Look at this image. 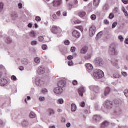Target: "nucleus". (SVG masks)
<instances>
[{
    "label": "nucleus",
    "mask_w": 128,
    "mask_h": 128,
    "mask_svg": "<svg viewBox=\"0 0 128 128\" xmlns=\"http://www.w3.org/2000/svg\"><path fill=\"white\" fill-rule=\"evenodd\" d=\"M93 76L95 80H100L104 76V74L102 70L96 69L93 72Z\"/></svg>",
    "instance_id": "f257e3e1"
},
{
    "label": "nucleus",
    "mask_w": 128,
    "mask_h": 128,
    "mask_svg": "<svg viewBox=\"0 0 128 128\" xmlns=\"http://www.w3.org/2000/svg\"><path fill=\"white\" fill-rule=\"evenodd\" d=\"M104 106L107 110H112L114 108V103L112 101H106L104 102Z\"/></svg>",
    "instance_id": "f03ea898"
},
{
    "label": "nucleus",
    "mask_w": 128,
    "mask_h": 128,
    "mask_svg": "<svg viewBox=\"0 0 128 128\" xmlns=\"http://www.w3.org/2000/svg\"><path fill=\"white\" fill-rule=\"evenodd\" d=\"M94 64L96 66H102L104 60L100 58H97L94 60Z\"/></svg>",
    "instance_id": "7ed1b4c3"
},
{
    "label": "nucleus",
    "mask_w": 128,
    "mask_h": 128,
    "mask_svg": "<svg viewBox=\"0 0 128 128\" xmlns=\"http://www.w3.org/2000/svg\"><path fill=\"white\" fill-rule=\"evenodd\" d=\"M52 32V34H62V29L56 26H53Z\"/></svg>",
    "instance_id": "20e7f679"
},
{
    "label": "nucleus",
    "mask_w": 128,
    "mask_h": 128,
    "mask_svg": "<svg viewBox=\"0 0 128 128\" xmlns=\"http://www.w3.org/2000/svg\"><path fill=\"white\" fill-rule=\"evenodd\" d=\"M96 26H92L90 29V36L91 37L94 36V34H96Z\"/></svg>",
    "instance_id": "39448f33"
},
{
    "label": "nucleus",
    "mask_w": 128,
    "mask_h": 128,
    "mask_svg": "<svg viewBox=\"0 0 128 128\" xmlns=\"http://www.w3.org/2000/svg\"><path fill=\"white\" fill-rule=\"evenodd\" d=\"M54 92L56 94H62L64 92V89L58 86L54 90Z\"/></svg>",
    "instance_id": "423d86ee"
},
{
    "label": "nucleus",
    "mask_w": 128,
    "mask_h": 128,
    "mask_svg": "<svg viewBox=\"0 0 128 128\" xmlns=\"http://www.w3.org/2000/svg\"><path fill=\"white\" fill-rule=\"evenodd\" d=\"M52 4L54 6L58 8V6H60L62 4V0H54Z\"/></svg>",
    "instance_id": "0eeeda50"
},
{
    "label": "nucleus",
    "mask_w": 128,
    "mask_h": 128,
    "mask_svg": "<svg viewBox=\"0 0 128 128\" xmlns=\"http://www.w3.org/2000/svg\"><path fill=\"white\" fill-rule=\"evenodd\" d=\"M58 86L61 88H64L66 86V81L64 80H60L58 84Z\"/></svg>",
    "instance_id": "6e6552de"
},
{
    "label": "nucleus",
    "mask_w": 128,
    "mask_h": 128,
    "mask_svg": "<svg viewBox=\"0 0 128 128\" xmlns=\"http://www.w3.org/2000/svg\"><path fill=\"white\" fill-rule=\"evenodd\" d=\"M110 54L112 56H115L116 54V46L114 44H112L110 47V50L109 51Z\"/></svg>",
    "instance_id": "1a4fd4ad"
},
{
    "label": "nucleus",
    "mask_w": 128,
    "mask_h": 128,
    "mask_svg": "<svg viewBox=\"0 0 128 128\" xmlns=\"http://www.w3.org/2000/svg\"><path fill=\"white\" fill-rule=\"evenodd\" d=\"M38 74H44L46 72V69L44 66H41L38 68Z\"/></svg>",
    "instance_id": "9d476101"
},
{
    "label": "nucleus",
    "mask_w": 128,
    "mask_h": 128,
    "mask_svg": "<svg viewBox=\"0 0 128 128\" xmlns=\"http://www.w3.org/2000/svg\"><path fill=\"white\" fill-rule=\"evenodd\" d=\"M8 82L5 78H2L0 80V86H6L8 84Z\"/></svg>",
    "instance_id": "9b49d317"
},
{
    "label": "nucleus",
    "mask_w": 128,
    "mask_h": 128,
    "mask_svg": "<svg viewBox=\"0 0 128 128\" xmlns=\"http://www.w3.org/2000/svg\"><path fill=\"white\" fill-rule=\"evenodd\" d=\"M72 36H74V38H78L80 37V33L76 30H74L72 32Z\"/></svg>",
    "instance_id": "f8f14e48"
},
{
    "label": "nucleus",
    "mask_w": 128,
    "mask_h": 128,
    "mask_svg": "<svg viewBox=\"0 0 128 128\" xmlns=\"http://www.w3.org/2000/svg\"><path fill=\"white\" fill-rule=\"evenodd\" d=\"M102 120V118L100 116L98 115H96L93 118V120L95 122H100Z\"/></svg>",
    "instance_id": "ddd939ff"
},
{
    "label": "nucleus",
    "mask_w": 128,
    "mask_h": 128,
    "mask_svg": "<svg viewBox=\"0 0 128 128\" xmlns=\"http://www.w3.org/2000/svg\"><path fill=\"white\" fill-rule=\"evenodd\" d=\"M110 126V122L108 121H104L101 124L100 128H106Z\"/></svg>",
    "instance_id": "4468645a"
},
{
    "label": "nucleus",
    "mask_w": 128,
    "mask_h": 128,
    "mask_svg": "<svg viewBox=\"0 0 128 128\" xmlns=\"http://www.w3.org/2000/svg\"><path fill=\"white\" fill-rule=\"evenodd\" d=\"M21 64L23 66H28L30 64V61L26 58H23L21 60Z\"/></svg>",
    "instance_id": "2eb2a0df"
},
{
    "label": "nucleus",
    "mask_w": 128,
    "mask_h": 128,
    "mask_svg": "<svg viewBox=\"0 0 128 128\" xmlns=\"http://www.w3.org/2000/svg\"><path fill=\"white\" fill-rule=\"evenodd\" d=\"M88 48L87 46L83 47L80 50V54H86L88 52Z\"/></svg>",
    "instance_id": "dca6fc26"
},
{
    "label": "nucleus",
    "mask_w": 128,
    "mask_h": 128,
    "mask_svg": "<svg viewBox=\"0 0 128 128\" xmlns=\"http://www.w3.org/2000/svg\"><path fill=\"white\" fill-rule=\"evenodd\" d=\"M86 90L84 87H81L78 90V94L81 96H84V94Z\"/></svg>",
    "instance_id": "f3484780"
},
{
    "label": "nucleus",
    "mask_w": 128,
    "mask_h": 128,
    "mask_svg": "<svg viewBox=\"0 0 128 128\" xmlns=\"http://www.w3.org/2000/svg\"><path fill=\"white\" fill-rule=\"evenodd\" d=\"M110 94V88L107 87L104 92V94L105 96H108Z\"/></svg>",
    "instance_id": "a211bd4d"
},
{
    "label": "nucleus",
    "mask_w": 128,
    "mask_h": 128,
    "mask_svg": "<svg viewBox=\"0 0 128 128\" xmlns=\"http://www.w3.org/2000/svg\"><path fill=\"white\" fill-rule=\"evenodd\" d=\"M48 114L50 116H54V114H56V111H54V109L50 108L48 110Z\"/></svg>",
    "instance_id": "6ab92c4d"
},
{
    "label": "nucleus",
    "mask_w": 128,
    "mask_h": 128,
    "mask_svg": "<svg viewBox=\"0 0 128 128\" xmlns=\"http://www.w3.org/2000/svg\"><path fill=\"white\" fill-rule=\"evenodd\" d=\"M42 83H43L42 81H41L40 80V78H37L36 79V84L38 86H42Z\"/></svg>",
    "instance_id": "aec40b11"
},
{
    "label": "nucleus",
    "mask_w": 128,
    "mask_h": 128,
    "mask_svg": "<svg viewBox=\"0 0 128 128\" xmlns=\"http://www.w3.org/2000/svg\"><path fill=\"white\" fill-rule=\"evenodd\" d=\"M114 104L116 106H120V104H122V102L120 100L116 99L114 100Z\"/></svg>",
    "instance_id": "412c9836"
},
{
    "label": "nucleus",
    "mask_w": 128,
    "mask_h": 128,
    "mask_svg": "<svg viewBox=\"0 0 128 128\" xmlns=\"http://www.w3.org/2000/svg\"><path fill=\"white\" fill-rule=\"evenodd\" d=\"M86 68L88 70H94V66L90 64H86Z\"/></svg>",
    "instance_id": "4be33fe9"
},
{
    "label": "nucleus",
    "mask_w": 128,
    "mask_h": 128,
    "mask_svg": "<svg viewBox=\"0 0 128 128\" xmlns=\"http://www.w3.org/2000/svg\"><path fill=\"white\" fill-rule=\"evenodd\" d=\"M76 110H77L76 105L74 104H72V112H76Z\"/></svg>",
    "instance_id": "5701e85b"
},
{
    "label": "nucleus",
    "mask_w": 128,
    "mask_h": 128,
    "mask_svg": "<svg viewBox=\"0 0 128 128\" xmlns=\"http://www.w3.org/2000/svg\"><path fill=\"white\" fill-rule=\"evenodd\" d=\"M102 36H104V32H100L99 34H98L96 36V40H99V38H102Z\"/></svg>",
    "instance_id": "b1692460"
},
{
    "label": "nucleus",
    "mask_w": 128,
    "mask_h": 128,
    "mask_svg": "<svg viewBox=\"0 0 128 128\" xmlns=\"http://www.w3.org/2000/svg\"><path fill=\"white\" fill-rule=\"evenodd\" d=\"M72 22L75 24H80L82 22L80 20H78L77 18H74L72 20Z\"/></svg>",
    "instance_id": "393cba45"
},
{
    "label": "nucleus",
    "mask_w": 128,
    "mask_h": 128,
    "mask_svg": "<svg viewBox=\"0 0 128 128\" xmlns=\"http://www.w3.org/2000/svg\"><path fill=\"white\" fill-rule=\"evenodd\" d=\"M114 112L115 114H116V116H118V114H120L122 112V110L120 108H118Z\"/></svg>",
    "instance_id": "a878e982"
},
{
    "label": "nucleus",
    "mask_w": 128,
    "mask_h": 128,
    "mask_svg": "<svg viewBox=\"0 0 128 128\" xmlns=\"http://www.w3.org/2000/svg\"><path fill=\"white\" fill-rule=\"evenodd\" d=\"M30 36L31 38H35L36 36V33L34 31H32L30 33Z\"/></svg>",
    "instance_id": "bb28decb"
},
{
    "label": "nucleus",
    "mask_w": 128,
    "mask_h": 128,
    "mask_svg": "<svg viewBox=\"0 0 128 128\" xmlns=\"http://www.w3.org/2000/svg\"><path fill=\"white\" fill-rule=\"evenodd\" d=\"M86 14L84 12H80L78 14V16L80 18H84V16H86Z\"/></svg>",
    "instance_id": "cd10ccee"
},
{
    "label": "nucleus",
    "mask_w": 128,
    "mask_h": 128,
    "mask_svg": "<svg viewBox=\"0 0 128 128\" xmlns=\"http://www.w3.org/2000/svg\"><path fill=\"white\" fill-rule=\"evenodd\" d=\"M100 0H94V6H98Z\"/></svg>",
    "instance_id": "c85d7f7f"
},
{
    "label": "nucleus",
    "mask_w": 128,
    "mask_h": 128,
    "mask_svg": "<svg viewBox=\"0 0 128 128\" xmlns=\"http://www.w3.org/2000/svg\"><path fill=\"white\" fill-rule=\"evenodd\" d=\"M91 58H92V54H88L84 56L85 60H90Z\"/></svg>",
    "instance_id": "c756f323"
},
{
    "label": "nucleus",
    "mask_w": 128,
    "mask_h": 128,
    "mask_svg": "<svg viewBox=\"0 0 128 128\" xmlns=\"http://www.w3.org/2000/svg\"><path fill=\"white\" fill-rule=\"evenodd\" d=\"M12 20H16V18H18V14L12 13Z\"/></svg>",
    "instance_id": "7c9ffc66"
},
{
    "label": "nucleus",
    "mask_w": 128,
    "mask_h": 128,
    "mask_svg": "<svg viewBox=\"0 0 128 128\" xmlns=\"http://www.w3.org/2000/svg\"><path fill=\"white\" fill-rule=\"evenodd\" d=\"M36 114L34 112H31L30 114V118H36Z\"/></svg>",
    "instance_id": "2f4dec72"
},
{
    "label": "nucleus",
    "mask_w": 128,
    "mask_h": 128,
    "mask_svg": "<svg viewBox=\"0 0 128 128\" xmlns=\"http://www.w3.org/2000/svg\"><path fill=\"white\" fill-rule=\"evenodd\" d=\"M34 62H36V64H40V58H34Z\"/></svg>",
    "instance_id": "473e14b6"
},
{
    "label": "nucleus",
    "mask_w": 128,
    "mask_h": 128,
    "mask_svg": "<svg viewBox=\"0 0 128 128\" xmlns=\"http://www.w3.org/2000/svg\"><path fill=\"white\" fill-rule=\"evenodd\" d=\"M6 42L10 44H12V40H11L10 38H8L6 40Z\"/></svg>",
    "instance_id": "72a5a7b5"
},
{
    "label": "nucleus",
    "mask_w": 128,
    "mask_h": 128,
    "mask_svg": "<svg viewBox=\"0 0 128 128\" xmlns=\"http://www.w3.org/2000/svg\"><path fill=\"white\" fill-rule=\"evenodd\" d=\"M4 3H0V12H2L4 10Z\"/></svg>",
    "instance_id": "f704fd0d"
},
{
    "label": "nucleus",
    "mask_w": 128,
    "mask_h": 128,
    "mask_svg": "<svg viewBox=\"0 0 128 128\" xmlns=\"http://www.w3.org/2000/svg\"><path fill=\"white\" fill-rule=\"evenodd\" d=\"M90 89L91 90H94V92H96V90H98V88L96 86H90Z\"/></svg>",
    "instance_id": "c9c22d12"
},
{
    "label": "nucleus",
    "mask_w": 128,
    "mask_h": 128,
    "mask_svg": "<svg viewBox=\"0 0 128 128\" xmlns=\"http://www.w3.org/2000/svg\"><path fill=\"white\" fill-rule=\"evenodd\" d=\"M123 12L125 16H128V11L126 10V8H124L122 9Z\"/></svg>",
    "instance_id": "e433bc0d"
},
{
    "label": "nucleus",
    "mask_w": 128,
    "mask_h": 128,
    "mask_svg": "<svg viewBox=\"0 0 128 128\" xmlns=\"http://www.w3.org/2000/svg\"><path fill=\"white\" fill-rule=\"evenodd\" d=\"M44 36H40L38 38V40L40 42H44Z\"/></svg>",
    "instance_id": "4c0bfd02"
},
{
    "label": "nucleus",
    "mask_w": 128,
    "mask_h": 128,
    "mask_svg": "<svg viewBox=\"0 0 128 128\" xmlns=\"http://www.w3.org/2000/svg\"><path fill=\"white\" fill-rule=\"evenodd\" d=\"M114 78H120V74L118 73H116L114 74Z\"/></svg>",
    "instance_id": "58836bf2"
},
{
    "label": "nucleus",
    "mask_w": 128,
    "mask_h": 128,
    "mask_svg": "<svg viewBox=\"0 0 128 128\" xmlns=\"http://www.w3.org/2000/svg\"><path fill=\"white\" fill-rule=\"evenodd\" d=\"M42 50H48V46L46 44L42 45Z\"/></svg>",
    "instance_id": "ea45409f"
},
{
    "label": "nucleus",
    "mask_w": 128,
    "mask_h": 128,
    "mask_svg": "<svg viewBox=\"0 0 128 128\" xmlns=\"http://www.w3.org/2000/svg\"><path fill=\"white\" fill-rule=\"evenodd\" d=\"M31 44L33 46H36L38 44V42L36 40L32 41L31 42Z\"/></svg>",
    "instance_id": "a19ab883"
},
{
    "label": "nucleus",
    "mask_w": 128,
    "mask_h": 128,
    "mask_svg": "<svg viewBox=\"0 0 128 128\" xmlns=\"http://www.w3.org/2000/svg\"><path fill=\"white\" fill-rule=\"evenodd\" d=\"M112 66H118V62L116 61H112Z\"/></svg>",
    "instance_id": "79ce46f5"
},
{
    "label": "nucleus",
    "mask_w": 128,
    "mask_h": 128,
    "mask_svg": "<svg viewBox=\"0 0 128 128\" xmlns=\"http://www.w3.org/2000/svg\"><path fill=\"white\" fill-rule=\"evenodd\" d=\"M114 18V13L110 14L109 18H110V20H112Z\"/></svg>",
    "instance_id": "37998d69"
},
{
    "label": "nucleus",
    "mask_w": 128,
    "mask_h": 128,
    "mask_svg": "<svg viewBox=\"0 0 128 128\" xmlns=\"http://www.w3.org/2000/svg\"><path fill=\"white\" fill-rule=\"evenodd\" d=\"M124 94L126 98H128V90H124Z\"/></svg>",
    "instance_id": "c03bdc74"
},
{
    "label": "nucleus",
    "mask_w": 128,
    "mask_h": 128,
    "mask_svg": "<svg viewBox=\"0 0 128 128\" xmlns=\"http://www.w3.org/2000/svg\"><path fill=\"white\" fill-rule=\"evenodd\" d=\"M36 22H42V18H40V17L37 16L36 18Z\"/></svg>",
    "instance_id": "a18cd8bd"
},
{
    "label": "nucleus",
    "mask_w": 128,
    "mask_h": 128,
    "mask_svg": "<svg viewBox=\"0 0 128 128\" xmlns=\"http://www.w3.org/2000/svg\"><path fill=\"white\" fill-rule=\"evenodd\" d=\"M91 19L92 20H96V16L95 14H93L91 16Z\"/></svg>",
    "instance_id": "49530a36"
},
{
    "label": "nucleus",
    "mask_w": 128,
    "mask_h": 128,
    "mask_svg": "<svg viewBox=\"0 0 128 128\" xmlns=\"http://www.w3.org/2000/svg\"><path fill=\"white\" fill-rule=\"evenodd\" d=\"M118 26V22H114L112 25V28H115Z\"/></svg>",
    "instance_id": "de8ad7c7"
},
{
    "label": "nucleus",
    "mask_w": 128,
    "mask_h": 128,
    "mask_svg": "<svg viewBox=\"0 0 128 128\" xmlns=\"http://www.w3.org/2000/svg\"><path fill=\"white\" fill-rule=\"evenodd\" d=\"M11 79L12 80H14V82L18 80V78H16V77L14 76H12L11 78Z\"/></svg>",
    "instance_id": "09e8293b"
},
{
    "label": "nucleus",
    "mask_w": 128,
    "mask_h": 128,
    "mask_svg": "<svg viewBox=\"0 0 128 128\" xmlns=\"http://www.w3.org/2000/svg\"><path fill=\"white\" fill-rule=\"evenodd\" d=\"M122 76H124V78H126V76H128V73H126V72H122Z\"/></svg>",
    "instance_id": "8fccbe9b"
},
{
    "label": "nucleus",
    "mask_w": 128,
    "mask_h": 128,
    "mask_svg": "<svg viewBox=\"0 0 128 128\" xmlns=\"http://www.w3.org/2000/svg\"><path fill=\"white\" fill-rule=\"evenodd\" d=\"M68 64L69 66H74V62L72 61H69L68 62Z\"/></svg>",
    "instance_id": "3c124183"
},
{
    "label": "nucleus",
    "mask_w": 128,
    "mask_h": 128,
    "mask_svg": "<svg viewBox=\"0 0 128 128\" xmlns=\"http://www.w3.org/2000/svg\"><path fill=\"white\" fill-rule=\"evenodd\" d=\"M40 102H44L46 100V98L44 97H40L39 98Z\"/></svg>",
    "instance_id": "603ef678"
},
{
    "label": "nucleus",
    "mask_w": 128,
    "mask_h": 128,
    "mask_svg": "<svg viewBox=\"0 0 128 128\" xmlns=\"http://www.w3.org/2000/svg\"><path fill=\"white\" fill-rule=\"evenodd\" d=\"M68 8L70 10H72V8H73L72 4H69L68 5Z\"/></svg>",
    "instance_id": "864d4df0"
},
{
    "label": "nucleus",
    "mask_w": 128,
    "mask_h": 128,
    "mask_svg": "<svg viewBox=\"0 0 128 128\" xmlns=\"http://www.w3.org/2000/svg\"><path fill=\"white\" fill-rule=\"evenodd\" d=\"M58 102L59 104H64V100L62 99H59L58 100Z\"/></svg>",
    "instance_id": "5fc2aeb1"
},
{
    "label": "nucleus",
    "mask_w": 128,
    "mask_h": 128,
    "mask_svg": "<svg viewBox=\"0 0 128 128\" xmlns=\"http://www.w3.org/2000/svg\"><path fill=\"white\" fill-rule=\"evenodd\" d=\"M18 8L19 10H22V4L20 3L18 4Z\"/></svg>",
    "instance_id": "6e6d98bb"
},
{
    "label": "nucleus",
    "mask_w": 128,
    "mask_h": 128,
    "mask_svg": "<svg viewBox=\"0 0 128 128\" xmlns=\"http://www.w3.org/2000/svg\"><path fill=\"white\" fill-rule=\"evenodd\" d=\"M42 92L44 94H48V90L46 89H44L43 90H42Z\"/></svg>",
    "instance_id": "4d7b16f0"
},
{
    "label": "nucleus",
    "mask_w": 128,
    "mask_h": 128,
    "mask_svg": "<svg viewBox=\"0 0 128 128\" xmlns=\"http://www.w3.org/2000/svg\"><path fill=\"white\" fill-rule=\"evenodd\" d=\"M118 39L120 40V42H124V37L122 36H118Z\"/></svg>",
    "instance_id": "13d9d810"
},
{
    "label": "nucleus",
    "mask_w": 128,
    "mask_h": 128,
    "mask_svg": "<svg viewBox=\"0 0 128 128\" xmlns=\"http://www.w3.org/2000/svg\"><path fill=\"white\" fill-rule=\"evenodd\" d=\"M70 44V40H66L64 42V44H66V46H69Z\"/></svg>",
    "instance_id": "bf43d9fd"
},
{
    "label": "nucleus",
    "mask_w": 128,
    "mask_h": 128,
    "mask_svg": "<svg viewBox=\"0 0 128 128\" xmlns=\"http://www.w3.org/2000/svg\"><path fill=\"white\" fill-rule=\"evenodd\" d=\"M119 10H118V8H116L114 10V14H118Z\"/></svg>",
    "instance_id": "052dcab7"
},
{
    "label": "nucleus",
    "mask_w": 128,
    "mask_h": 128,
    "mask_svg": "<svg viewBox=\"0 0 128 128\" xmlns=\"http://www.w3.org/2000/svg\"><path fill=\"white\" fill-rule=\"evenodd\" d=\"M76 47H72L71 48V52H76Z\"/></svg>",
    "instance_id": "680f3d73"
},
{
    "label": "nucleus",
    "mask_w": 128,
    "mask_h": 128,
    "mask_svg": "<svg viewBox=\"0 0 128 128\" xmlns=\"http://www.w3.org/2000/svg\"><path fill=\"white\" fill-rule=\"evenodd\" d=\"M19 70H21V72H22L24 70V67L21 66L19 67Z\"/></svg>",
    "instance_id": "e2e57ef3"
},
{
    "label": "nucleus",
    "mask_w": 128,
    "mask_h": 128,
    "mask_svg": "<svg viewBox=\"0 0 128 128\" xmlns=\"http://www.w3.org/2000/svg\"><path fill=\"white\" fill-rule=\"evenodd\" d=\"M80 106L82 108H84V106H86V103H84V102H82L80 104Z\"/></svg>",
    "instance_id": "0e129e2a"
},
{
    "label": "nucleus",
    "mask_w": 128,
    "mask_h": 128,
    "mask_svg": "<svg viewBox=\"0 0 128 128\" xmlns=\"http://www.w3.org/2000/svg\"><path fill=\"white\" fill-rule=\"evenodd\" d=\"M73 58L74 57L72 56H68V60H73Z\"/></svg>",
    "instance_id": "69168bd1"
},
{
    "label": "nucleus",
    "mask_w": 128,
    "mask_h": 128,
    "mask_svg": "<svg viewBox=\"0 0 128 128\" xmlns=\"http://www.w3.org/2000/svg\"><path fill=\"white\" fill-rule=\"evenodd\" d=\"M122 2L124 4H128V0H122Z\"/></svg>",
    "instance_id": "338daca9"
},
{
    "label": "nucleus",
    "mask_w": 128,
    "mask_h": 128,
    "mask_svg": "<svg viewBox=\"0 0 128 128\" xmlns=\"http://www.w3.org/2000/svg\"><path fill=\"white\" fill-rule=\"evenodd\" d=\"M52 18L54 20H56V18H58V16H56V14H54L52 16Z\"/></svg>",
    "instance_id": "774afa93"
}]
</instances>
